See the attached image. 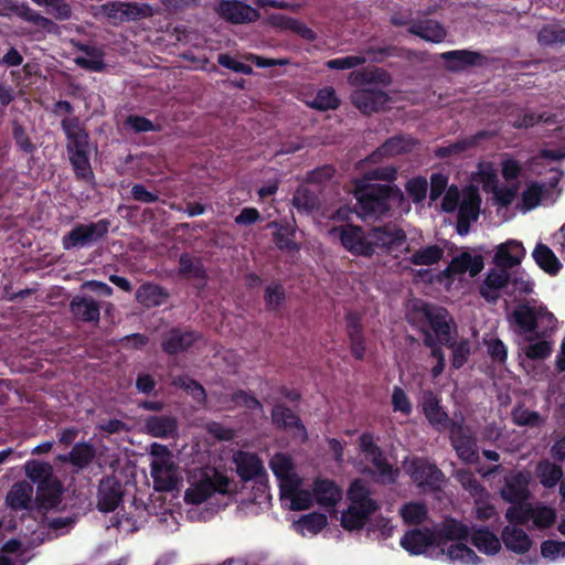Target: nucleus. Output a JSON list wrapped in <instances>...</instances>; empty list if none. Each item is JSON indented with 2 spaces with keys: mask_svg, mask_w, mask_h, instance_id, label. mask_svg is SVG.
I'll return each mask as SVG.
<instances>
[{
  "mask_svg": "<svg viewBox=\"0 0 565 565\" xmlns=\"http://www.w3.org/2000/svg\"><path fill=\"white\" fill-rule=\"evenodd\" d=\"M353 196L356 200L355 213L363 220L382 218L394 205L405 202L403 191L397 185L370 183L366 180L354 182Z\"/></svg>",
  "mask_w": 565,
  "mask_h": 565,
  "instance_id": "1",
  "label": "nucleus"
},
{
  "mask_svg": "<svg viewBox=\"0 0 565 565\" xmlns=\"http://www.w3.org/2000/svg\"><path fill=\"white\" fill-rule=\"evenodd\" d=\"M61 127L66 137V152L75 178L92 183L95 175L90 164L92 145L88 132L75 116L64 118Z\"/></svg>",
  "mask_w": 565,
  "mask_h": 565,
  "instance_id": "2",
  "label": "nucleus"
},
{
  "mask_svg": "<svg viewBox=\"0 0 565 565\" xmlns=\"http://www.w3.org/2000/svg\"><path fill=\"white\" fill-rule=\"evenodd\" d=\"M409 323L416 327L423 335L425 331H430L441 344H446L452 339V329L456 331L449 311L429 302L414 306Z\"/></svg>",
  "mask_w": 565,
  "mask_h": 565,
  "instance_id": "3",
  "label": "nucleus"
},
{
  "mask_svg": "<svg viewBox=\"0 0 565 565\" xmlns=\"http://www.w3.org/2000/svg\"><path fill=\"white\" fill-rule=\"evenodd\" d=\"M329 235L340 241L342 247L358 257H372L374 248L371 245L370 231H365L362 226L355 224H342L332 226Z\"/></svg>",
  "mask_w": 565,
  "mask_h": 565,
  "instance_id": "4",
  "label": "nucleus"
},
{
  "mask_svg": "<svg viewBox=\"0 0 565 565\" xmlns=\"http://www.w3.org/2000/svg\"><path fill=\"white\" fill-rule=\"evenodd\" d=\"M109 225L110 222L106 218L87 224L77 223L68 233L63 235L62 247L64 250L90 247L107 235Z\"/></svg>",
  "mask_w": 565,
  "mask_h": 565,
  "instance_id": "5",
  "label": "nucleus"
},
{
  "mask_svg": "<svg viewBox=\"0 0 565 565\" xmlns=\"http://www.w3.org/2000/svg\"><path fill=\"white\" fill-rule=\"evenodd\" d=\"M407 473L424 492H438L446 480L445 473L427 458H414L407 468Z\"/></svg>",
  "mask_w": 565,
  "mask_h": 565,
  "instance_id": "6",
  "label": "nucleus"
},
{
  "mask_svg": "<svg viewBox=\"0 0 565 565\" xmlns=\"http://www.w3.org/2000/svg\"><path fill=\"white\" fill-rule=\"evenodd\" d=\"M448 431L457 456L467 463L476 462L479 458L477 440L470 428L465 426L463 419L454 422Z\"/></svg>",
  "mask_w": 565,
  "mask_h": 565,
  "instance_id": "7",
  "label": "nucleus"
},
{
  "mask_svg": "<svg viewBox=\"0 0 565 565\" xmlns=\"http://www.w3.org/2000/svg\"><path fill=\"white\" fill-rule=\"evenodd\" d=\"M420 405L425 418L436 431L448 430L455 422L441 406V398L431 390L424 391Z\"/></svg>",
  "mask_w": 565,
  "mask_h": 565,
  "instance_id": "8",
  "label": "nucleus"
},
{
  "mask_svg": "<svg viewBox=\"0 0 565 565\" xmlns=\"http://www.w3.org/2000/svg\"><path fill=\"white\" fill-rule=\"evenodd\" d=\"M162 454L151 463V477L153 478L154 488L158 491H172L178 484L177 467L169 457V450L166 446H158Z\"/></svg>",
  "mask_w": 565,
  "mask_h": 565,
  "instance_id": "9",
  "label": "nucleus"
},
{
  "mask_svg": "<svg viewBox=\"0 0 565 565\" xmlns=\"http://www.w3.org/2000/svg\"><path fill=\"white\" fill-rule=\"evenodd\" d=\"M233 461L242 481L256 480L257 483L266 487L267 473L258 455L239 450L235 454Z\"/></svg>",
  "mask_w": 565,
  "mask_h": 565,
  "instance_id": "10",
  "label": "nucleus"
},
{
  "mask_svg": "<svg viewBox=\"0 0 565 565\" xmlns=\"http://www.w3.org/2000/svg\"><path fill=\"white\" fill-rule=\"evenodd\" d=\"M530 475L526 471H511L504 476L500 490L502 499L512 504L524 503L530 498Z\"/></svg>",
  "mask_w": 565,
  "mask_h": 565,
  "instance_id": "11",
  "label": "nucleus"
},
{
  "mask_svg": "<svg viewBox=\"0 0 565 565\" xmlns=\"http://www.w3.org/2000/svg\"><path fill=\"white\" fill-rule=\"evenodd\" d=\"M200 338L196 331L173 327L162 335L161 349L168 355H177L192 348Z\"/></svg>",
  "mask_w": 565,
  "mask_h": 565,
  "instance_id": "12",
  "label": "nucleus"
},
{
  "mask_svg": "<svg viewBox=\"0 0 565 565\" xmlns=\"http://www.w3.org/2000/svg\"><path fill=\"white\" fill-rule=\"evenodd\" d=\"M511 281L509 269L503 267L491 268L479 286L480 296L489 303L495 305L501 297V291Z\"/></svg>",
  "mask_w": 565,
  "mask_h": 565,
  "instance_id": "13",
  "label": "nucleus"
},
{
  "mask_svg": "<svg viewBox=\"0 0 565 565\" xmlns=\"http://www.w3.org/2000/svg\"><path fill=\"white\" fill-rule=\"evenodd\" d=\"M370 238L374 250L376 248H382L387 252H392L401 247L406 242V233L403 228L394 224H386L373 227L370 231Z\"/></svg>",
  "mask_w": 565,
  "mask_h": 565,
  "instance_id": "14",
  "label": "nucleus"
},
{
  "mask_svg": "<svg viewBox=\"0 0 565 565\" xmlns=\"http://www.w3.org/2000/svg\"><path fill=\"white\" fill-rule=\"evenodd\" d=\"M390 100L387 93L382 89L361 88L351 95L352 104L364 115L383 110Z\"/></svg>",
  "mask_w": 565,
  "mask_h": 565,
  "instance_id": "15",
  "label": "nucleus"
},
{
  "mask_svg": "<svg viewBox=\"0 0 565 565\" xmlns=\"http://www.w3.org/2000/svg\"><path fill=\"white\" fill-rule=\"evenodd\" d=\"M446 63V68L451 72H460L471 66H483L488 58L483 54L470 50H452L440 54Z\"/></svg>",
  "mask_w": 565,
  "mask_h": 565,
  "instance_id": "16",
  "label": "nucleus"
},
{
  "mask_svg": "<svg viewBox=\"0 0 565 565\" xmlns=\"http://www.w3.org/2000/svg\"><path fill=\"white\" fill-rule=\"evenodd\" d=\"M122 499L121 483L116 477H105L98 487L97 508L102 512H113Z\"/></svg>",
  "mask_w": 565,
  "mask_h": 565,
  "instance_id": "17",
  "label": "nucleus"
},
{
  "mask_svg": "<svg viewBox=\"0 0 565 565\" xmlns=\"http://www.w3.org/2000/svg\"><path fill=\"white\" fill-rule=\"evenodd\" d=\"M526 255V250L522 242L516 239H508L497 246L493 263L497 267L511 269L522 263Z\"/></svg>",
  "mask_w": 565,
  "mask_h": 565,
  "instance_id": "18",
  "label": "nucleus"
},
{
  "mask_svg": "<svg viewBox=\"0 0 565 565\" xmlns=\"http://www.w3.org/2000/svg\"><path fill=\"white\" fill-rule=\"evenodd\" d=\"M68 307L75 320L95 324L99 322L100 305L92 296H75Z\"/></svg>",
  "mask_w": 565,
  "mask_h": 565,
  "instance_id": "19",
  "label": "nucleus"
},
{
  "mask_svg": "<svg viewBox=\"0 0 565 565\" xmlns=\"http://www.w3.org/2000/svg\"><path fill=\"white\" fill-rule=\"evenodd\" d=\"M401 546L412 555H420L428 547L437 545L435 532L429 529H414L406 531L401 537Z\"/></svg>",
  "mask_w": 565,
  "mask_h": 565,
  "instance_id": "20",
  "label": "nucleus"
},
{
  "mask_svg": "<svg viewBox=\"0 0 565 565\" xmlns=\"http://www.w3.org/2000/svg\"><path fill=\"white\" fill-rule=\"evenodd\" d=\"M540 313V306H531L530 302L518 305L512 312V318L519 332L521 334H534V337L527 338L529 341L535 338V332L539 329Z\"/></svg>",
  "mask_w": 565,
  "mask_h": 565,
  "instance_id": "21",
  "label": "nucleus"
},
{
  "mask_svg": "<svg viewBox=\"0 0 565 565\" xmlns=\"http://www.w3.org/2000/svg\"><path fill=\"white\" fill-rule=\"evenodd\" d=\"M221 12L227 21L234 24L255 22L260 17L257 9L238 0L222 1Z\"/></svg>",
  "mask_w": 565,
  "mask_h": 565,
  "instance_id": "22",
  "label": "nucleus"
},
{
  "mask_svg": "<svg viewBox=\"0 0 565 565\" xmlns=\"http://www.w3.org/2000/svg\"><path fill=\"white\" fill-rule=\"evenodd\" d=\"M170 298V292L167 288L154 282L141 284L135 294V299L138 303L147 309L160 307Z\"/></svg>",
  "mask_w": 565,
  "mask_h": 565,
  "instance_id": "23",
  "label": "nucleus"
},
{
  "mask_svg": "<svg viewBox=\"0 0 565 565\" xmlns=\"http://www.w3.org/2000/svg\"><path fill=\"white\" fill-rule=\"evenodd\" d=\"M347 332L350 340L351 354L355 360H364L366 345L365 337L363 333V326L360 317L354 312H348L345 316Z\"/></svg>",
  "mask_w": 565,
  "mask_h": 565,
  "instance_id": "24",
  "label": "nucleus"
},
{
  "mask_svg": "<svg viewBox=\"0 0 565 565\" xmlns=\"http://www.w3.org/2000/svg\"><path fill=\"white\" fill-rule=\"evenodd\" d=\"M408 32L431 43H441L447 36L445 26L433 19L413 22L408 28Z\"/></svg>",
  "mask_w": 565,
  "mask_h": 565,
  "instance_id": "25",
  "label": "nucleus"
},
{
  "mask_svg": "<svg viewBox=\"0 0 565 565\" xmlns=\"http://www.w3.org/2000/svg\"><path fill=\"white\" fill-rule=\"evenodd\" d=\"M415 145L412 138H405L402 135L393 136L386 139L375 151H373L369 159L372 162H376L383 157H394L411 152Z\"/></svg>",
  "mask_w": 565,
  "mask_h": 565,
  "instance_id": "26",
  "label": "nucleus"
},
{
  "mask_svg": "<svg viewBox=\"0 0 565 565\" xmlns=\"http://www.w3.org/2000/svg\"><path fill=\"white\" fill-rule=\"evenodd\" d=\"M96 458V448L88 441L75 443L67 455H61L62 462H70L77 470L86 469Z\"/></svg>",
  "mask_w": 565,
  "mask_h": 565,
  "instance_id": "27",
  "label": "nucleus"
},
{
  "mask_svg": "<svg viewBox=\"0 0 565 565\" xmlns=\"http://www.w3.org/2000/svg\"><path fill=\"white\" fill-rule=\"evenodd\" d=\"M313 494L319 505L333 508L342 498V490L333 480L317 478L313 482Z\"/></svg>",
  "mask_w": 565,
  "mask_h": 565,
  "instance_id": "28",
  "label": "nucleus"
},
{
  "mask_svg": "<svg viewBox=\"0 0 565 565\" xmlns=\"http://www.w3.org/2000/svg\"><path fill=\"white\" fill-rule=\"evenodd\" d=\"M271 422L278 429H297L307 435V429L300 417L282 403L276 404L271 409Z\"/></svg>",
  "mask_w": 565,
  "mask_h": 565,
  "instance_id": "29",
  "label": "nucleus"
},
{
  "mask_svg": "<svg viewBox=\"0 0 565 565\" xmlns=\"http://www.w3.org/2000/svg\"><path fill=\"white\" fill-rule=\"evenodd\" d=\"M103 13L120 22L136 20L142 15V9L134 2L109 1L102 6Z\"/></svg>",
  "mask_w": 565,
  "mask_h": 565,
  "instance_id": "30",
  "label": "nucleus"
},
{
  "mask_svg": "<svg viewBox=\"0 0 565 565\" xmlns=\"http://www.w3.org/2000/svg\"><path fill=\"white\" fill-rule=\"evenodd\" d=\"M145 427L149 435L156 438L172 437L177 429V419L171 415H152L146 418Z\"/></svg>",
  "mask_w": 565,
  "mask_h": 565,
  "instance_id": "31",
  "label": "nucleus"
},
{
  "mask_svg": "<svg viewBox=\"0 0 565 565\" xmlns=\"http://www.w3.org/2000/svg\"><path fill=\"white\" fill-rule=\"evenodd\" d=\"M532 257L537 267L550 276H556L563 267L552 248L541 242L535 245Z\"/></svg>",
  "mask_w": 565,
  "mask_h": 565,
  "instance_id": "32",
  "label": "nucleus"
},
{
  "mask_svg": "<svg viewBox=\"0 0 565 565\" xmlns=\"http://www.w3.org/2000/svg\"><path fill=\"white\" fill-rule=\"evenodd\" d=\"M484 267L483 257L481 255L472 256L468 252H462L452 257L449 263V269L458 273V275L469 273L471 277H476Z\"/></svg>",
  "mask_w": 565,
  "mask_h": 565,
  "instance_id": "33",
  "label": "nucleus"
},
{
  "mask_svg": "<svg viewBox=\"0 0 565 565\" xmlns=\"http://www.w3.org/2000/svg\"><path fill=\"white\" fill-rule=\"evenodd\" d=\"M350 83L354 86L366 85V84H382L388 86L392 83L391 74L381 67H374L372 70L361 68L350 74Z\"/></svg>",
  "mask_w": 565,
  "mask_h": 565,
  "instance_id": "34",
  "label": "nucleus"
},
{
  "mask_svg": "<svg viewBox=\"0 0 565 565\" xmlns=\"http://www.w3.org/2000/svg\"><path fill=\"white\" fill-rule=\"evenodd\" d=\"M501 539L508 550L518 554L527 552L532 545V541L525 531L515 526H505Z\"/></svg>",
  "mask_w": 565,
  "mask_h": 565,
  "instance_id": "35",
  "label": "nucleus"
},
{
  "mask_svg": "<svg viewBox=\"0 0 565 565\" xmlns=\"http://www.w3.org/2000/svg\"><path fill=\"white\" fill-rule=\"evenodd\" d=\"M469 527L456 519L446 520L441 527L435 532L437 545L447 541H467L469 537Z\"/></svg>",
  "mask_w": 565,
  "mask_h": 565,
  "instance_id": "36",
  "label": "nucleus"
},
{
  "mask_svg": "<svg viewBox=\"0 0 565 565\" xmlns=\"http://www.w3.org/2000/svg\"><path fill=\"white\" fill-rule=\"evenodd\" d=\"M200 476L202 478L185 491L184 500L186 503L201 504L214 494L210 472L203 470Z\"/></svg>",
  "mask_w": 565,
  "mask_h": 565,
  "instance_id": "37",
  "label": "nucleus"
},
{
  "mask_svg": "<svg viewBox=\"0 0 565 565\" xmlns=\"http://www.w3.org/2000/svg\"><path fill=\"white\" fill-rule=\"evenodd\" d=\"M470 540L473 546L487 555H494L501 548L500 540L488 527L475 530Z\"/></svg>",
  "mask_w": 565,
  "mask_h": 565,
  "instance_id": "38",
  "label": "nucleus"
},
{
  "mask_svg": "<svg viewBox=\"0 0 565 565\" xmlns=\"http://www.w3.org/2000/svg\"><path fill=\"white\" fill-rule=\"evenodd\" d=\"M32 491V487L25 481L14 483L7 494V505L14 511L26 509L31 502Z\"/></svg>",
  "mask_w": 565,
  "mask_h": 565,
  "instance_id": "39",
  "label": "nucleus"
},
{
  "mask_svg": "<svg viewBox=\"0 0 565 565\" xmlns=\"http://www.w3.org/2000/svg\"><path fill=\"white\" fill-rule=\"evenodd\" d=\"M536 477L541 484L546 489L554 488L557 483L563 481V469L561 466L548 460H542L536 467Z\"/></svg>",
  "mask_w": 565,
  "mask_h": 565,
  "instance_id": "40",
  "label": "nucleus"
},
{
  "mask_svg": "<svg viewBox=\"0 0 565 565\" xmlns=\"http://www.w3.org/2000/svg\"><path fill=\"white\" fill-rule=\"evenodd\" d=\"M443 257L444 248L434 244L419 248L406 258V260L415 266H433L438 264Z\"/></svg>",
  "mask_w": 565,
  "mask_h": 565,
  "instance_id": "41",
  "label": "nucleus"
},
{
  "mask_svg": "<svg viewBox=\"0 0 565 565\" xmlns=\"http://www.w3.org/2000/svg\"><path fill=\"white\" fill-rule=\"evenodd\" d=\"M172 385L183 390L196 403L204 405L206 403V391L204 386L189 375H178L172 380Z\"/></svg>",
  "mask_w": 565,
  "mask_h": 565,
  "instance_id": "42",
  "label": "nucleus"
},
{
  "mask_svg": "<svg viewBox=\"0 0 565 565\" xmlns=\"http://www.w3.org/2000/svg\"><path fill=\"white\" fill-rule=\"evenodd\" d=\"M292 205L298 212L311 213L319 210L320 200L315 191L306 186H299L294 193Z\"/></svg>",
  "mask_w": 565,
  "mask_h": 565,
  "instance_id": "43",
  "label": "nucleus"
},
{
  "mask_svg": "<svg viewBox=\"0 0 565 565\" xmlns=\"http://www.w3.org/2000/svg\"><path fill=\"white\" fill-rule=\"evenodd\" d=\"M19 17L22 20L34 24L39 29L44 30L50 34H57L60 32V26L55 22L40 14L39 12L30 8L28 4L21 6Z\"/></svg>",
  "mask_w": 565,
  "mask_h": 565,
  "instance_id": "44",
  "label": "nucleus"
},
{
  "mask_svg": "<svg viewBox=\"0 0 565 565\" xmlns=\"http://www.w3.org/2000/svg\"><path fill=\"white\" fill-rule=\"evenodd\" d=\"M556 519V511L551 507L537 503L531 508L530 521L533 522V526L537 530L552 527L555 524Z\"/></svg>",
  "mask_w": 565,
  "mask_h": 565,
  "instance_id": "45",
  "label": "nucleus"
},
{
  "mask_svg": "<svg viewBox=\"0 0 565 565\" xmlns=\"http://www.w3.org/2000/svg\"><path fill=\"white\" fill-rule=\"evenodd\" d=\"M179 274L189 278L205 279L206 271L200 258L182 253L179 257Z\"/></svg>",
  "mask_w": 565,
  "mask_h": 565,
  "instance_id": "46",
  "label": "nucleus"
},
{
  "mask_svg": "<svg viewBox=\"0 0 565 565\" xmlns=\"http://www.w3.org/2000/svg\"><path fill=\"white\" fill-rule=\"evenodd\" d=\"M512 422L516 426L539 428L544 424V418L536 411H530L522 405L515 406L511 412Z\"/></svg>",
  "mask_w": 565,
  "mask_h": 565,
  "instance_id": "47",
  "label": "nucleus"
},
{
  "mask_svg": "<svg viewBox=\"0 0 565 565\" xmlns=\"http://www.w3.org/2000/svg\"><path fill=\"white\" fill-rule=\"evenodd\" d=\"M62 487L57 480L51 479L43 486H38V499L43 507L53 508L61 501Z\"/></svg>",
  "mask_w": 565,
  "mask_h": 565,
  "instance_id": "48",
  "label": "nucleus"
},
{
  "mask_svg": "<svg viewBox=\"0 0 565 565\" xmlns=\"http://www.w3.org/2000/svg\"><path fill=\"white\" fill-rule=\"evenodd\" d=\"M309 106L320 111L333 110L340 106V99L333 87L326 86L317 92Z\"/></svg>",
  "mask_w": 565,
  "mask_h": 565,
  "instance_id": "49",
  "label": "nucleus"
},
{
  "mask_svg": "<svg viewBox=\"0 0 565 565\" xmlns=\"http://www.w3.org/2000/svg\"><path fill=\"white\" fill-rule=\"evenodd\" d=\"M25 475L38 486H43L50 481L53 476V468L47 462H41L38 460H29L25 463Z\"/></svg>",
  "mask_w": 565,
  "mask_h": 565,
  "instance_id": "50",
  "label": "nucleus"
},
{
  "mask_svg": "<svg viewBox=\"0 0 565 565\" xmlns=\"http://www.w3.org/2000/svg\"><path fill=\"white\" fill-rule=\"evenodd\" d=\"M427 514V507L422 502H408L401 508V516L408 525L422 524L426 520Z\"/></svg>",
  "mask_w": 565,
  "mask_h": 565,
  "instance_id": "51",
  "label": "nucleus"
},
{
  "mask_svg": "<svg viewBox=\"0 0 565 565\" xmlns=\"http://www.w3.org/2000/svg\"><path fill=\"white\" fill-rule=\"evenodd\" d=\"M542 46L565 45V29L554 24L544 25L537 33Z\"/></svg>",
  "mask_w": 565,
  "mask_h": 565,
  "instance_id": "52",
  "label": "nucleus"
},
{
  "mask_svg": "<svg viewBox=\"0 0 565 565\" xmlns=\"http://www.w3.org/2000/svg\"><path fill=\"white\" fill-rule=\"evenodd\" d=\"M286 300L285 287L277 281L266 286L264 301L268 311H276Z\"/></svg>",
  "mask_w": 565,
  "mask_h": 565,
  "instance_id": "53",
  "label": "nucleus"
},
{
  "mask_svg": "<svg viewBox=\"0 0 565 565\" xmlns=\"http://www.w3.org/2000/svg\"><path fill=\"white\" fill-rule=\"evenodd\" d=\"M452 350L451 366L456 370L461 369L468 361L470 355V344L468 340L455 341L452 338L445 344Z\"/></svg>",
  "mask_w": 565,
  "mask_h": 565,
  "instance_id": "54",
  "label": "nucleus"
},
{
  "mask_svg": "<svg viewBox=\"0 0 565 565\" xmlns=\"http://www.w3.org/2000/svg\"><path fill=\"white\" fill-rule=\"evenodd\" d=\"M12 138L15 146L25 154H32L36 150V146L31 140L26 129L17 120H12Z\"/></svg>",
  "mask_w": 565,
  "mask_h": 565,
  "instance_id": "55",
  "label": "nucleus"
},
{
  "mask_svg": "<svg viewBox=\"0 0 565 565\" xmlns=\"http://www.w3.org/2000/svg\"><path fill=\"white\" fill-rule=\"evenodd\" d=\"M269 467L277 479L286 478L295 472V463L291 457L282 452L274 455L269 461Z\"/></svg>",
  "mask_w": 565,
  "mask_h": 565,
  "instance_id": "56",
  "label": "nucleus"
},
{
  "mask_svg": "<svg viewBox=\"0 0 565 565\" xmlns=\"http://www.w3.org/2000/svg\"><path fill=\"white\" fill-rule=\"evenodd\" d=\"M547 192L545 184L531 182L522 193V202L527 210L536 207Z\"/></svg>",
  "mask_w": 565,
  "mask_h": 565,
  "instance_id": "57",
  "label": "nucleus"
},
{
  "mask_svg": "<svg viewBox=\"0 0 565 565\" xmlns=\"http://www.w3.org/2000/svg\"><path fill=\"white\" fill-rule=\"evenodd\" d=\"M447 556L451 561H461L463 563L477 564L480 561L476 552L462 542L451 544L447 548Z\"/></svg>",
  "mask_w": 565,
  "mask_h": 565,
  "instance_id": "58",
  "label": "nucleus"
},
{
  "mask_svg": "<svg viewBox=\"0 0 565 565\" xmlns=\"http://www.w3.org/2000/svg\"><path fill=\"white\" fill-rule=\"evenodd\" d=\"M369 519L355 510L354 507H349L347 511L342 512L341 525L349 531L361 530L367 523Z\"/></svg>",
  "mask_w": 565,
  "mask_h": 565,
  "instance_id": "59",
  "label": "nucleus"
},
{
  "mask_svg": "<svg viewBox=\"0 0 565 565\" xmlns=\"http://www.w3.org/2000/svg\"><path fill=\"white\" fill-rule=\"evenodd\" d=\"M531 508L530 503L513 504L507 509L505 519L512 524L524 525L530 521Z\"/></svg>",
  "mask_w": 565,
  "mask_h": 565,
  "instance_id": "60",
  "label": "nucleus"
},
{
  "mask_svg": "<svg viewBox=\"0 0 565 565\" xmlns=\"http://www.w3.org/2000/svg\"><path fill=\"white\" fill-rule=\"evenodd\" d=\"M405 189L414 203H420L427 195L428 183L425 178L416 177L407 181Z\"/></svg>",
  "mask_w": 565,
  "mask_h": 565,
  "instance_id": "61",
  "label": "nucleus"
},
{
  "mask_svg": "<svg viewBox=\"0 0 565 565\" xmlns=\"http://www.w3.org/2000/svg\"><path fill=\"white\" fill-rule=\"evenodd\" d=\"M392 407L394 412H399L405 416H409L413 412V406L407 394L399 386H394L393 388Z\"/></svg>",
  "mask_w": 565,
  "mask_h": 565,
  "instance_id": "62",
  "label": "nucleus"
},
{
  "mask_svg": "<svg viewBox=\"0 0 565 565\" xmlns=\"http://www.w3.org/2000/svg\"><path fill=\"white\" fill-rule=\"evenodd\" d=\"M484 344L487 347V352L493 362L500 364L505 363L508 359V349L499 338L484 340Z\"/></svg>",
  "mask_w": 565,
  "mask_h": 565,
  "instance_id": "63",
  "label": "nucleus"
},
{
  "mask_svg": "<svg viewBox=\"0 0 565 565\" xmlns=\"http://www.w3.org/2000/svg\"><path fill=\"white\" fill-rule=\"evenodd\" d=\"M231 402L235 406H243L247 409H263L260 401L244 390H237L231 395Z\"/></svg>",
  "mask_w": 565,
  "mask_h": 565,
  "instance_id": "64",
  "label": "nucleus"
}]
</instances>
